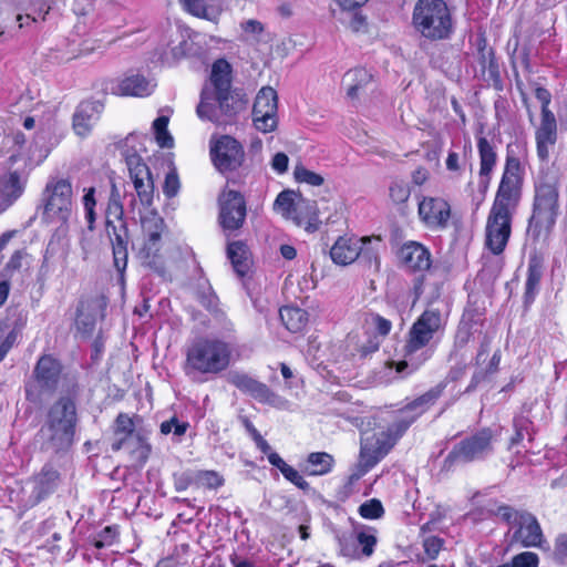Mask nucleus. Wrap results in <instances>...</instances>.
I'll use <instances>...</instances> for the list:
<instances>
[{"label":"nucleus","mask_w":567,"mask_h":567,"mask_svg":"<svg viewBox=\"0 0 567 567\" xmlns=\"http://www.w3.org/2000/svg\"><path fill=\"white\" fill-rule=\"evenodd\" d=\"M442 389L435 386L396 412H388L373 432H363L355 478L374 467L394 446L408 427L440 398Z\"/></svg>","instance_id":"f257e3e1"},{"label":"nucleus","mask_w":567,"mask_h":567,"mask_svg":"<svg viewBox=\"0 0 567 567\" xmlns=\"http://www.w3.org/2000/svg\"><path fill=\"white\" fill-rule=\"evenodd\" d=\"M447 323V313L435 307L426 308L412 323L404 344V360L395 364L398 373L410 368L415 371L434 353V343L441 339Z\"/></svg>","instance_id":"f03ea898"},{"label":"nucleus","mask_w":567,"mask_h":567,"mask_svg":"<svg viewBox=\"0 0 567 567\" xmlns=\"http://www.w3.org/2000/svg\"><path fill=\"white\" fill-rule=\"evenodd\" d=\"M233 355L229 342L219 338H199L192 342L185 352L183 370L194 382H205L210 377L225 371Z\"/></svg>","instance_id":"7ed1b4c3"},{"label":"nucleus","mask_w":567,"mask_h":567,"mask_svg":"<svg viewBox=\"0 0 567 567\" xmlns=\"http://www.w3.org/2000/svg\"><path fill=\"white\" fill-rule=\"evenodd\" d=\"M49 151L38 144L28 153L11 154L0 164V213L12 206L24 193L30 172L48 157Z\"/></svg>","instance_id":"20e7f679"},{"label":"nucleus","mask_w":567,"mask_h":567,"mask_svg":"<svg viewBox=\"0 0 567 567\" xmlns=\"http://www.w3.org/2000/svg\"><path fill=\"white\" fill-rule=\"evenodd\" d=\"M76 409L69 398L55 402L49 413L45 424L40 430L43 447L53 452L68 450L74 441Z\"/></svg>","instance_id":"39448f33"},{"label":"nucleus","mask_w":567,"mask_h":567,"mask_svg":"<svg viewBox=\"0 0 567 567\" xmlns=\"http://www.w3.org/2000/svg\"><path fill=\"white\" fill-rule=\"evenodd\" d=\"M412 23L422 37L430 40L449 39L454 29L451 10L444 0H417Z\"/></svg>","instance_id":"423d86ee"},{"label":"nucleus","mask_w":567,"mask_h":567,"mask_svg":"<svg viewBox=\"0 0 567 567\" xmlns=\"http://www.w3.org/2000/svg\"><path fill=\"white\" fill-rule=\"evenodd\" d=\"M106 233L110 237L113 251V261L116 270L123 275L127 266L128 234L124 220L122 196L114 183L106 205Z\"/></svg>","instance_id":"0eeeda50"},{"label":"nucleus","mask_w":567,"mask_h":567,"mask_svg":"<svg viewBox=\"0 0 567 567\" xmlns=\"http://www.w3.org/2000/svg\"><path fill=\"white\" fill-rule=\"evenodd\" d=\"M246 105L247 100L240 93L227 91L213 94L209 89H204L196 113L200 120L227 125L246 109Z\"/></svg>","instance_id":"6e6552de"},{"label":"nucleus","mask_w":567,"mask_h":567,"mask_svg":"<svg viewBox=\"0 0 567 567\" xmlns=\"http://www.w3.org/2000/svg\"><path fill=\"white\" fill-rule=\"evenodd\" d=\"M559 192L557 184L547 179H538L535 183L533 212L528 228L536 236L543 230L549 231L556 224L559 215Z\"/></svg>","instance_id":"1a4fd4ad"},{"label":"nucleus","mask_w":567,"mask_h":567,"mask_svg":"<svg viewBox=\"0 0 567 567\" xmlns=\"http://www.w3.org/2000/svg\"><path fill=\"white\" fill-rule=\"evenodd\" d=\"M518 204L494 198L485 225V247L501 255L512 234V220Z\"/></svg>","instance_id":"9d476101"},{"label":"nucleus","mask_w":567,"mask_h":567,"mask_svg":"<svg viewBox=\"0 0 567 567\" xmlns=\"http://www.w3.org/2000/svg\"><path fill=\"white\" fill-rule=\"evenodd\" d=\"M73 212V189L69 178L53 176L43 190V218L66 225Z\"/></svg>","instance_id":"9b49d317"},{"label":"nucleus","mask_w":567,"mask_h":567,"mask_svg":"<svg viewBox=\"0 0 567 567\" xmlns=\"http://www.w3.org/2000/svg\"><path fill=\"white\" fill-rule=\"evenodd\" d=\"M336 539L340 555L359 559L370 557L374 553L378 543L377 529L368 525H355L352 533L338 532Z\"/></svg>","instance_id":"f8f14e48"},{"label":"nucleus","mask_w":567,"mask_h":567,"mask_svg":"<svg viewBox=\"0 0 567 567\" xmlns=\"http://www.w3.org/2000/svg\"><path fill=\"white\" fill-rule=\"evenodd\" d=\"M114 433L118 437L112 444L113 451L125 447L136 461L146 462L151 453V445L145 435L135 431L134 420L131 416L124 413L118 414L115 420Z\"/></svg>","instance_id":"ddd939ff"},{"label":"nucleus","mask_w":567,"mask_h":567,"mask_svg":"<svg viewBox=\"0 0 567 567\" xmlns=\"http://www.w3.org/2000/svg\"><path fill=\"white\" fill-rule=\"evenodd\" d=\"M491 429H483L477 433L462 440L446 456L450 465L481 460L493 451V441L496 437Z\"/></svg>","instance_id":"4468645a"},{"label":"nucleus","mask_w":567,"mask_h":567,"mask_svg":"<svg viewBox=\"0 0 567 567\" xmlns=\"http://www.w3.org/2000/svg\"><path fill=\"white\" fill-rule=\"evenodd\" d=\"M524 167L512 145L507 146L505 167L495 198L519 204Z\"/></svg>","instance_id":"2eb2a0df"},{"label":"nucleus","mask_w":567,"mask_h":567,"mask_svg":"<svg viewBox=\"0 0 567 567\" xmlns=\"http://www.w3.org/2000/svg\"><path fill=\"white\" fill-rule=\"evenodd\" d=\"M124 158L136 196L143 206H151L153 204L155 186L150 167L138 154L130 150L124 152Z\"/></svg>","instance_id":"dca6fc26"},{"label":"nucleus","mask_w":567,"mask_h":567,"mask_svg":"<svg viewBox=\"0 0 567 567\" xmlns=\"http://www.w3.org/2000/svg\"><path fill=\"white\" fill-rule=\"evenodd\" d=\"M210 156L220 173L233 172L241 166L245 152L241 144L229 135L210 140Z\"/></svg>","instance_id":"f3484780"},{"label":"nucleus","mask_w":567,"mask_h":567,"mask_svg":"<svg viewBox=\"0 0 567 567\" xmlns=\"http://www.w3.org/2000/svg\"><path fill=\"white\" fill-rule=\"evenodd\" d=\"M252 123L261 133L274 132L278 126V95L270 86H264L256 95Z\"/></svg>","instance_id":"a211bd4d"},{"label":"nucleus","mask_w":567,"mask_h":567,"mask_svg":"<svg viewBox=\"0 0 567 567\" xmlns=\"http://www.w3.org/2000/svg\"><path fill=\"white\" fill-rule=\"evenodd\" d=\"M230 384L241 392L249 394L255 400L267 403L277 409H286L288 401L282 396L274 393L266 384L257 381L243 372H230L227 377Z\"/></svg>","instance_id":"6ab92c4d"},{"label":"nucleus","mask_w":567,"mask_h":567,"mask_svg":"<svg viewBox=\"0 0 567 567\" xmlns=\"http://www.w3.org/2000/svg\"><path fill=\"white\" fill-rule=\"evenodd\" d=\"M247 214L244 196L236 190H226L219 196V223L225 230H237Z\"/></svg>","instance_id":"aec40b11"},{"label":"nucleus","mask_w":567,"mask_h":567,"mask_svg":"<svg viewBox=\"0 0 567 567\" xmlns=\"http://www.w3.org/2000/svg\"><path fill=\"white\" fill-rule=\"evenodd\" d=\"M421 223L431 230H442L449 226L451 206L441 197H423L417 207Z\"/></svg>","instance_id":"412c9836"},{"label":"nucleus","mask_w":567,"mask_h":567,"mask_svg":"<svg viewBox=\"0 0 567 567\" xmlns=\"http://www.w3.org/2000/svg\"><path fill=\"white\" fill-rule=\"evenodd\" d=\"M274 207L285 218L292 219L296 223V225H298V226H301L302 224L306 223V219L302 218L299 214H297L303 207H306L309 210V217H308L307 223L309 225H311L312 221L317 220L316 204L312 202L305 200V199H299L298 202H295L292 192H288V190L281 192L277 196Z\"/></svg>","instance_id":"4be33fe9"},{"label":"nucleus","mask_w":567,"mask_h":567,"mask_svg":"<svg viewBox=\"0 0 567 567\" xmlns=\"http://www.w3.org/2000/svg\"><path fill=\"white\" fill-rule=\"evenodd\" d=\"M514 539L524 547H543L545 543L542 527L537 518L528 513L522 512L515 525Z\"/></svg>","instance_id":"5701e85b"},{"label":"nucleus","mask_w":567,"mask_h":567,"mask_svg":"<svg viewBox=\"0 0 567 567\" xmlns=\"http://www.w3.org/2000/svg\"><path fill=\"white\" fill-rule=\"evenodd\" d=\"M156 83L142 74H130L112 83L111 93L122 96L144 97L152 94Z\"/></svg>","instance_id":"b1692460"},{"label":"nucleus","mask_w":567,"mask_h":567,"mask_svg":"<svg viewBox=\"0 0 567 567\" xmlns=\"http://www.w3.org/2000/svg\"><path fill=\"white\" fill-rule=\"evenodd\" d=\"M103 112V104L97 101L80 103L73 114V130L81 137L87 136Z\"/></svg>","instance_id":"393cba45"},{"label":"nucleus","mask_w":567,"mask_h":567,"mask_svg":"<svg viewBox=\"0 0 567 567\" xmlns=\"http://www.w3.org/2000/svg\"><path fill=\"white\" fill-rule=\"evenodd\" d=\"M537 155L542 161H547L550 148L557 141V121L553 112H546L540 116V123L535 132Z\"/></svg>","instance_id":"a878e982"},{"label":"nucleus","mask_w":567,"mask_h":567,"mask_svg":"<svg viewBox=\"0 0 567 567\" xmlns=\"http://www.w3.org/2000/svg\"><path fill=\"white\" fill-rule=\"evenodd\" d=\"M371 241L370 238H357L354 236L339 237L330 249L332 261L340 266H347L357 260L362 250V244Z\"/></svg>","instance_id":"bb28decb"},{"label":"nucleus","mask_w":567,"mask_h":567,"mask_svg":"<svg viewBox=\"0 0 567 567\" xmlns=\"http://www.w3.org/2000/svg\"><path fill=\"white\" fill-rule=\"evenodd\" d=\"M61 371V364L56 359L51 355L41 357L34 368V375L39 388L43 391L55 390Z\"/></svg>","instance_id":"cd10ccee"},{"label":"nucleus","mask_w":567,"mask_h":567,"mask_svg":"<svg viewBox=\"0 0 567 567\" xmlns=\"http://www.w3.org/2000/svg\"><path fill=\"white\" fill-rule=\"evenodd\" d=\"M399 256L404 267L412 271H423L431 266L429 250L416 241L405 243L401 247Z\"/></svg>","instance_id":"c85d7f7f"},{"label":"nucleus","mask_w":567,"mask_h":567,"mask_svg":"<svg viewBox=\"0 0 567 567\" xmlns=\"http://www.w3.org/2000/svg\"><path fill=\"white\" fill-rule=\"evenodd\" d=\"M60 481L61 476L59 471L52 464H45L33 480V503H39L48 495L53 493L60 484Z\"/></svg>","instance_id":"c756f323"},{"label":"nucleus","mask_w":567,"mask_h":567,"mask_svg":"<svg viewBox=\"0 0 567 567\" xmlns=\"http://www.w3.org/2000/svg\"><path fill=\"white\" fill-rule=\"evenodd\" d=\"M477 151L480 155V179L486 187L491 181V174L497 162V154L491 142L480 136L477 138Z\"/></svg>","instance_id":"7c9ffc66"},{"label":"nucleus","mask_w":567,"mask_h":567,"mask_svg":"<svg viewBox=\"0 0 567 567\" xmlns=\"http://www.w3.org/2000/svg\"><path fill=\"white\" fill-rule=\"evenodd\" d=\"M163 241L143 239L138 248V258L142 264L158 274H164V258L162 254Z\"/></svg>","instance_id":"2f4dec72"},{"label":"nucleus","mask_w":567,"mask_h":567,"mask_svg":"<svg viewBox=\"0 0 567 567\" xmlns=\"http://www.w3.org/2000/svg\"><path fill=\"white\" fill-rule=\"evenodd\" d=\"M227 257L229 258L234 271L239 278L248 275L251 266L250 252L243 241H233L228 244Z\"/></svg>","instance_id":"473e14b6"},{"label":"nucleus","mask_w":567,"mask_h":567,"mask_svg":"<svg viewBox=\"0 0 567 567\" xmlns=\"http://www.w3.org/2000/svg\"><path fill=\"white\" fill-rule=\"evenodd\" d=\"M230 73L231 66L226 60L219 59L214 62L210 74L212 87H208L213 94L230 91Z\"/></svg>","instance_id":"72a5a7b5"},{"label":"nucleus","mask_w":567,"mask_h":567,"mask_svg":"<svg viewBox=\"0 0 567 567\" xmlns=\"http://www.w3.org/2000/svg\"><path fill=\"white\" fill-rule=\"evenodd\" d=\"M279 316L285 327L295 333L302 331L308 322V313L298 307H282Z\"/></svg>","instance_id":"f704fd0d"},{"label":"nucleus","mask_w":567,"mask_h":567,"mask_svg":"<svg viewBox=\"0 0 567 567\" xmlns=\"http://www.w3.org/2000/svg\"><path fill=\"white\" fill-rule=\"evenodd\" d=\"M69 247H70V244L65 237L64 230L55 231L51 236V238L47 245L44 256H43V262L47 264L51 259H54L56 257L66 259V257L69 255Z\"/></svg>","instance_id":"c9c22d12"},{"label":"nucleus","mask_w":567,"mask_h":567,"mask_svg":"<svg viewBox=\"0 0 567 567\" xmlns=\"http://www.w3.org/2000/svg\"><path fill=\"white\" fill-rule=\"evenodd\" d=\"M143 239L163 241L162 235L166 228L164 219L155 213L141 218Z\"/></svg>","instance_id":"e433bc0d"},{"label":"nucleus","mask_w":567,"mask_h":567,"mask_svg":"<svg viewBox=\"0 0 567 567\" xmlns=\"http://www.w3.org/2000/svg\"><path fill=\"white\" fill-rule=\"evenodd\" d=\"M333 466V457L326 452H315L307 458L306 472L309 475H326Z\"/></svg>","instance_id":"4c0bfd02"},{"label":"nucleus","mask_w":567,"mask_h":567,"mask_svg":"<svg viewBox=\"0 0 567 567\" xmlns=\"http://www.w3.org/2000/svg\"><path fill=\"white\" fill-rule=\"evenodd\" d=\"M50 10V0H32L29 6V12L25 16L18 14L17 17L19 27L23 28L30 21L37 22L39 20H44Z\"/></svg>","instance_id":"58836bf2"},{"label":"nucleus","mask_w":567,"mask_h":567,"mask_svg":"<svg viewBox=\"0 0 567 567\" xmlns=\"http://www.w3.org/2000/svg\"><path fill=\"white\" fill-rule=\"evenodd\" d=\"M183 9L189 14L214 21L217 19L218 12L206 3V0H179Z\"/></svg>","instance_id":"ea45409f"},{"label":"nucleus","mask_w":567,"mask_h":567,"mask_svg":"<svg viewBox=\"0 0 567 567\" xmlns=\"http://www.w3.org/2000/svg\"><path fill=\"white\" fill-rule=\"evenodd\" d=\"M81 203L84 210V218L87 224V228L93 230L97 218L96 214V189L95 187H86L83 189V196Z\"/></svg>","instance_id":"a19ab883"},{"label":"nucleus","mask_w":567,"mask_h":567,"mask_svg":"<svg viewBox=\"0 0 567 567\" xmlns=\"http://www.w3.org/2000/svg\"><path fill=\"white\" fill-rule=\"evenodd\" d=\"M369 74L364 69H354L346 73L343 82L347 85V95L354 99L359 89L369 80Z\"/></svg>","instance_id":"79ce46f5"},{"label":"nucleus","mask_w":567,"mask_h":567,"mask_svg":"<svg viewBox=\"0 0 567 567\" xmlns=\"http://www.w3.org/2000/svg\"><path fill=\"white\" fill-rule=\"evenodd\" d=\"M540 278H542L540 268L535 264H530L528 266L527 279H526V284H525V301H526V303L534 301V298L537 293V289H538L539 282H540Z\"/></svg>","instance_id":"37998d69"},{"label":"nucleus","mask_w":567,"mask_h":567,"mask_svg":"<svg viewBox=\"0 0 567 567\" xmlns=\"http://www.w3.org/2000/svg\"><path fill=\"white\" fill-rule=\"evenodd\" d=\"M168 117L165 115L158 116L153 122V130L155 133L156 142L161 147H172L173 146V137L167 131Z\"/></svg>","instance_id":"c03bdc74"},{"label":"nucleus","mask_w":567,"mask_h":567,"mask_svg":"<svg viewBox=\"0 0 567 567\" xmlns=\"http://www.w3.org/2000/svg\"><path fill=\"white\" fill-rule=\"evenodd\" d=\"M91 309L90 302H81L78 308L75 323L78 329L84 333L91 332L95 326V318L89 313Z\"/></svg>","instance_id":"a18cd8bd"},{"label":"nucleus","mask_w":567,"mask_h":567,"mask_svg":"<svg viewBox=\"0 0 567 567\" xmlns=\"http://www.w3.org/2000/svg\"><path fill=\"white\" fill-rule=\"evenodd\" d=\"M196 485L206 488H218L224 484V478L215 471H198L194 475Z\"/></svg>","instance_id":"49530a36"},{"label":"nucleus","mask_w":567,"mask_h":567,"mask_svg":"<svg viewBox=\"0 0 567 567\" xmlns=\"http://www.w3.org/2000/svg\"><path fill=\"white\" fill-rule=\"evenodd\" d=\"M358 512L360 516L365 519H379L384 515L382 503L377 498L362 503Z\"/></svg>","instance_id":"de8ad7c7"},{"label":"nucleus","mask_w":567,"mask_h":567,"mask_svg":"<svg viewBox=\"0 0 567 567\" xmlns=\"http://www.w3.org/2000/svg\"><path fill=\"white\" fill-rule=\"evenodd\" d=\"M246 41L259 42L265 31L264 24L255 19H249L240 23Z\"/></svg>","instance_id":"09e8293b"},{"label":"nucleus","mask_w":567,"mask_h":567,"mask_svg":"<svg viewBox=\"0 0 567 567\" xmlns=\"http://www.w3.org/2000/svg\"><path fill=\"white\" fill-rule=\"evenodd\" d=\"M295 179L298 183H305L311 186H320L323 184V177L302 165H297L293 171Z\"/></svg>","instance_id":"8fccbe9b"},{"label":"nucleus","mask_w":567,"mask_h":567,"mask_svg":"<svg viewBox=\"0 0 567 567\" xmlns=\"http://www.w3.org/2000/svg\"><path fill=\"white\" fill-rule=\"evenodd\" d=\"M117 536L118 529L116 526H106L93 538V545L97 549L112 546L116 542Z\"/></svg>","instance_id":"3c124183"},{"label":"nucleus","mask_w":567,"mask_h":567,"mask_svg":"<svg viewBox=\"0 0 567 567\" xmlns=\"http://www.w3.org/2000/svg\"><path fill=\"white\" fill-rule=\"evenodd\" d=\"M188 429L187 422H179L177 417H172L171 420L164 421L161 424L162 434L173 433L174 435L181 437L183 436Z\"/></svg>","instance_id":"603ef678"},{"label":"nucleus","mask_w":567,"mask_h":567,"mask_svg":"<svg viewBox=\"0 0 567 567\" xmlns=\"http://www.w3.org/2000/svg\"><path fill=\"white\" fill-rule=\"evenodd\" d=\"M390 197L395 204H402L410 197V187L408 184L402 182L392 183L390 186Z\"/></svg>","instance_id":"864d4df0"},{"label":"nucleus","mask_w":567,"mask_h":567,"mask_svg":"<svg viewBox=\"0 0 567 567\" xmlns=\"http://www.w3.org/2000/svg\"><path fill=\"white\" fill-rule=\"evenodd\" d=\"M181 184L178 175L175 168L171 169L165 177V182L163 185V193L166 197L172 198L177 195L179 190Z\"/></svg>","instance_id":"5fc2aeb1"},{"label":"nucleus","mask_w":567,"mask_h":567,"mask_svg":"<svg viewBox=\"0 0 567 567\" xmlns=\"http://www.w3.org/2000/svg\"><path fill=\"white\" fill-rule=\"evenodd\" d=\"M443 547V540L436 536L426 537L423 542L424 555L427 559H435Z\"/></svg>","instance_id":"6e6d98bb"},{"label":"nucleus","mask_w":567,"mask_h":567,"mask_svg":"<svg viewBox=\"0 0 567 567\" xmlns=\"http://www.w3.org/2000/svg\"><path fill=\"white\" fill-rule=\"evenodd\" d=\"M538 556L532 551H524L513 557V567H537Z\"/></svg>","instance_id":"4d7b16f0"},{"label":"nucleus","mask_w":567,"mask_h":567,"mask_svg":"<svg viewBox=\"0 0 567 567\" xmlns=\"http://www.w3.org/2000/svg\"><path fill=\"white\" fill-rule=\"evenodd\" d=\"M284 477L289 481L290 483H292L293 485H296L297 487H299L300 489H308L309 488V484L308 482L303 478V476L296 470L293 468L292 466H289L288 468H286V471H284L282 473Z\"/></svg>","instance_id":"13d9d810"},{"label":"nucleus","mask_w":567,"mask_h":567,"mask_svg":"<svg viewBox=\"0 0 567 567\" xmlns=\"http://www.w3.org/2000/svg\"><path fill=\"white\" fill-rule=\"evenodd\" d=\"M522 512L514 511L511 506L503 505L497 509V516L501 517L504 522L511 524L513 527L518 522V516Z\"/></svg>","instance_id":"bf43d9fd"},{"label":"nucleus","mask_w":567,"mask_h":567,"mask_svg":"<svg viewBox=\"0 0 567 567\" xmlns=\"http://www.w3.org/2000/svg\"><path fill=\"white\" fill-rule=\"evenodd\" d=\"M371 323L374 327V329L378 331V333L383 337L389 334L392 329L391 321L381 317L380 315H372Z\"/></svg>","instance_id":"052dcab7"},{"label":"nucleus","mask_w":567,"mask_h":567,"mask_svg":"<svg viewBox=\"0 0 567 567\" xmlns=\"http://www.w3.org/2000/svg\"><path fill=\"white\" fill-rule=\"evenodd\" d=\"M529 421L525 417H517L514 421L515 435L511 439L509 447L518 444L524 439L523 431L527 429Z\"/></svg>","instance_id":"680f3d73"},{"label":"nucleus","mask_w":567,"mask_h":567,"mask_svg":"<svg viewBox=\"0 0 567 567\" xmlns=\"http://www.w3.org/2000/svg\"><path fill=\"white\" fill-rule=\"evenodd\" d=\"M288 156L285 153L279 152L274 155L271 159V167L278 174H282L288 169Z\"/></svg>","instance_id":"e2e57ef3"},{"label":"nucleus","mask_w":567,"mask_h":567,"mask_svg":"<svg viewBox=\"0 0 567 567\" xmlns=\"http://www.w3.org/2000/svg\"><path fill=\"white\" fill-rule=\"evenodd\" d=\"M535 96L542 104V114L551 112L548 107L551 101V94L547 89L540 86L536 87Z\"/></svg>","instance_id":"0e129e2a"},{"label":"nucleus","mask_w":567,"mask_h":567,"mask_svg":"<svg viewBox=\"0 0 567 567\" xmlns=\"http://www.w3.org/2000/svg\"><path fill=\"white\" fill-rule=\"evenodd\" d=\"M471 330L467 326L460 327L455 336V346L463 348L471 339Z\"/></svg>","instance_id":"69168bd1"},{"label":"nucleus","mask_w":567,"mask_h":567,"mask_svg":"<svg viewBox=\"0 0 567 567\" xmlns=\"http://www.w3.org/2000/svg\"><path fill=\"white\" fill-rule=\"evenodd\" d=\"M445 164L449 171L458 172L461 169L460 155L454 151H450Z\"/></svg>","instance_id":"338daca9"},{"label":"nucleus","mask_w":567,"mask_h":567,"mask_svg":"<svg viewBox=\"0 0 567 567\" xmlns=\"http://www.w3.org/2000/svg\"><path fill=\"white\" fill-rule=\"evenodd\" d=\"M555 554L560 557H567V534H563L557 537Z\"/></svg>","instance_id":"774afa93"}]
</instances>
